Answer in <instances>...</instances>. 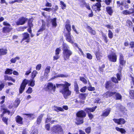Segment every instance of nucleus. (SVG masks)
Here are the masks:
<instances>
[{
  "instance_id": "obj_1",
  "label": "nucleus",
  "mask_w": 134,
  "mask_h": 134,
  "mask_svg": "<svg viewBox=\"0 0 134 134\" xmlns=\"http://www.w3.org/2000/svg\"><path fill=\"white\" fill-rule=\"evenodd\" d=\"M64 84H56V85L57 87H62L60 92L63 94L64 98L66 99L71 94V92L69 90V87L71 84L66 81H64Z\"/></svg>"
},
{
  "instance_id": "obj_2",
  "label": "nucleus",
  "mask_w": 134,
  "mask_h": 134,
  "mask_svg": "<svg viewBox=\"0 0 134 134\" xmlns=\"http://www.w3.org/2000/svg\"><path fill=\"white\" fill-rule=\"evenodd\" d=\"M62 48L63 51V55L64 60H66L69 59L70 56L72 54V52L70 49L69 46L66 43H63Z\"/></svg>"
},
{
  "instance_id": "obj_3",
  "label": "nucleus",
  "mask_w": 134,
  "mask_h": 134,
  "mask_svg": "<svg viewBox=\"0 0 134 134\" xmlns=\"http://www.w3.org/2000/svg\"><path fill=\"white\" fill-rule=\"evenodd\" d=\"M29 81V80L26 79H24L23 81L21 84L19 89V93H22L24 91L26 85L27 84ZM29 82H30V86L33 87L35 85V81L34 80V79H32L30 80Z\"/></svg>"
},
{
  "instance_id": "obj_4",
  "label": "nucleus",
  "mask_w": 134,
  "mask_h": 134,
  "mask_svg": "<svg viewBox=\"0 0 134 134\" xmlns=\"http://www.w3.org/2000/svg\"><path fill=\"white\" fill-rule=\"evenodd\" d=\"M52 131L54 133L59 134L63 132V129L61 125H57L53 126L52 128Z\"/></svg>"
},
{
  "instance_id": "obj_5",
  "label": "nucleus",
  "mask_w": 134,
  "mask_h": 134,
  "mask_svg": "<svg viewBox=\"0 0 134 134\" xmlns=\"http://www.w3.org/2000/svg\"><path fill=\"white\" fill-rule=\"evenodd\" d=\"M109 60L113 62H115L116 61L117 58L116 53L112 52L110 53L108 56Z\"/></svg>"
},
{
  "instance_id": "obj_6",
  "label": "nucleus",
  "mask_w": 134,
  "mask_h": 134,
  "mask_svg": "<svg viewBox=\"0 0 134 134\" xmlns=\"http://www.w3.org/2000/svg\"><path fill=\"white\" fill-rule=\"evenodd\" d=\"M119 63L121 66H124L125 65L126 61L124 60V56L121 53H119Z\"/></svg>"
},
{
  "instance_id": "obj_7",
  "label": "nucleus",
  "mask_w": 134,
  "mask_h": 134,
  "mask_svg": "<svg viewBox=\"0 0 134 134\" xmlns=\"http://www.w3.org/2000/svg\"><path fill=\"white\" fill-rule=\"evenodd\" d=\"M57 19L56 18H54L53 19L50 18L47 20V21L48 23H51L53 27H55L57 26Z\"/></svg>"
},
{
  "instance_id": "obj_8",
  "label": "nucleus",
  "mask_w": 134,
  "mask_h": 134,
  "mask_svg": "<svg viewBox=\"0 0 134 134\" xmlns=\"http://www.w3.org/2000/svg\"><path fill=\"white\" fill-rule=\"evenodd\" d=\"M47 88L48 90L52 91L54 92L56 88V86L52 83H49L47 84Z\"/></svg>"
},
{
  "instance_id": "obj_9",
  "label": "nucleus",
  "mask_w": 134,
  "mask_h": 134,
  "mask_svg": "<svg viewBox=\"0 0 134 134\" xmlns=\"http://www.w3.org/2000/svg\"><path fill=\"white\" fill-rule=\"evenodd\" d=\"M113 120L115 123L119 125L124 124L126 122L125 120L122 118L118 119H113Z\"/></svg>"
},
{
  "instance_id": "obj_10",
  "label": "nucleus",
  "mask_w": 134,
  "mask_h": 134,
  "mask_svg": "<svg viewBox=\"0 0 134 134\" xmlns=\"http://www.w3.org/2000/svg\"><path fill=\"white\" fill-rule=\"evenodd\" d=\"M26 19L24 17H22L20 18L18 21L16 22L17 25H22L24 24L26 21Z\"/></svg>"
},
{
  "instance_id": "obj_11",
  "label": "nucleus",
  "mask_w": 134,
  "mask_h": 134,
  "mask_svg": "<svg viewBox=\"0 0 134 134\" xmlns=\"http://www.w3.org/2000/svg\"><path fill=\"white\" fill-rule=\"evenodd\" d=\"M70 34V32H67L65 36L66 40L70 43L72 44L74 43V41L72 39Z\"/></svg>"
},
{
  "instance_id": "obj_12",
  "label": "nucleus",
  "mask_w": 134,
  "mask_h": 134,
  "mask_svg": "<svg viewBox=\"0 0 134 134\" xmlns=\"http://www.w3.org/2000/svg\"><path fill=\"white\" fill-rule=\"evenodd\" d=\"M13 29L11 25L10 26H7L3 28L2 32L3 33H8L10 32Z\"/></svg>"
},
{
  "instance_id": "obj_13",
  "label": "nucleus",
  "mask_w": 134,
  "mask_h": 134,
  "mask_svg": "<svg viewBox=\"0 0 134 134\" xmlns=\"http://www.w3.org/2000/svg\"><path fill=\"white\" fill-rule=\"evenodd\" d=\"M86 114L85 112L83 110H81L78 111L76 114L77 116H79L81 118L85 117L86 116Z\"/></svg>"
},
{
  "instance_id": "obj_14",
  "label": "nucleus",
  "mask_w": 134,
  "mask_h": 134,
  "mask_svg": "<svg viewBox=\"0 0 134 134\" xmlns=\"http://www.w3.org/2000/svg\"><path fill=\"white\" fill-rule=\"evenodd\" d=\"M76 120L75 123L78 125L82 124L83 123V119L82 118L77 116Z\"/></svg>"
},
{
  "instance_id": "obj_15",
  "label": "nucleus",
  "mask_w": 134,
  "mask_h": 134,
  "mask_svg": "<svg viewBox=\"0 0 134 134\" xmlns=\"http://www.w3.org/2000/svg\"><path fill=\"white\" fill-rule=\"evenodd\" d=\"M111 111V109L110 108H107L105 109L103 112L102 115H101L102 116H104L105 117H107L108 115L110 112Z\"/></svg>"
},
{
  "instance_id": "obj_16",
  "label": "nucleus",
  "mask_w": 134,
  "mask_h": 134,
  "mask_svg": "<svg viewBox=\"0 0 134 134\" xmlns=\"http://www.w3.org/2000/svg\"><path fill=\"white\" fill-rule=\"evenodd\" d=\"M51 67L49 66H47L44 70V76L47 78L48 74L50 72Z\"/></svg>"
},
{
  "instance_id": "obj_17",
  "label": "nucleus",
  "mask_w": 134,
  "mask_h": 134,
  "mask_svg": "<svg viewBox=\"0 0 134 134\" xmlns=\"http://www.w3.org/2000/svg\"><path fill=\"white\" fill-rule=\"evenodd\" d=\"M29 35L27 33H25L24 34V38H23V40L27 39L26 41H25L27 43L29 42L30 41V39L29 38Z\"/></svg>"
},
{
  "instance_id": "obj_18",
  "label": "nucleus",
  "mask_w": 134,
  "mask_h": 134,
  "mask_svg": "<svg viewBox=\"0 0 134 134\" xmlns=\"http://www.w3.org/2000/svg\"><path fill=\"white\" fill-rule=\"evenodd\" d=\"M115 92H107L104 94V97H105L106 98L108 97H110L114 94H115Z\"/></svg>"
},
{
  "instance_id": "obj_19",
  "label": "nucleus",
  "mask_w": 134,
  "mask_h": 134,
  "mask_svg": "<svg viewBox=\"0 0 134 134\" xmlns=\"http://www.w3.org/2000/svg\"><path fill=\"white\" fill-rule=\"evenodd\" d=\"M97 107L96 106L92 108H86L85 110L87 113H89L91 112H94L97 108Z\"/></svg>"
},
{
  "instance_id": "obj_20",
  "label": "nucleus",
  "mask_w": 134,
  "mask_h": 134,
  "mask_svg": "<svg viewBox=\"0 0 134 134\" xmlns=\"http://www.w3.org/2000/svg\"><path fill=\"white\" fill-rule=\"evenodd\" d=\"M114 86L113 83L110 81H108L106 83L105 87L107 88H111Z\"/></svg>"
},
{
  "instance_id": "obj_21",
  "label": "nucleus",
  "mask_w": 134,
  "mask_h": 134,
  "mask_svg": "<svg viewBox=\"0 0 134 134\" xmlns=\"http://www.w3.org/2000/svg\"><path fill=\"white\" fill-rule=\"evenodd\" d=\"M93 7H96V8L95 7L94 8H97V10H98V11H99L100 10V8L101 7V3H100L98 2L96 3L94 5H93Z\"/></svg>"
},
{
  "instance_id": "obj_22",
  "label": "nucleus",
  "mask_w": 134,
  "mask_h": 134,
  "mask_svg": "<svg viewBox=\"0 0 134 134\" xmlns=\"http://www.w3.org/2000/svg\"><path fill=\"white\" fill-rule=\"evenodd\" d=\"M4 78L5 80H11L14 82H15V79L8 75H5L4 76Z\"/></svg>"
},
{
  "instance_id": "obj_23",
  "label": "nucleus",
  "mask_w": 134,
  "mask_h": 134,
  "mask_svg": "<svg viewBox=\"0 0 134 134\" xmlns=\"http://www.w3.org/2000/svg\"><path fill=\"white\" fill-rule=\"evenodd\" d=\"M106 10L108 14L111 15L113 13V11L112 8L110 7H108L106 8Z\"/></svg>"
},
{
  "instance_id": "obj_24",
  "label": "nucleus",
  "mask_w": 134,
  "mask_h": 134,
  "mask_svg": "<svg viewBox=\"0 0 134 134\" xmlns=\"http://www.w3.org/2000/svg\"><path fill=\"white\" fill-rule=\"evenodd\" d=\"M22 120L23 118L19 116H17L16 118V121L19 124H23Z\"/></svg>"
},
{
  "instance_id": "obj_25",
  "label": "nucleus",
  "mask_w": 134,
  "mask_h": 134,
  "mask_svg": "<svg viewBox=\"0 0 134 134\" xmlns=\"http://www.w3.org/2000/svg\"><path fill=\"white\" fill-rule=\"evenodd\" d=\"M23 115H26L27 117L29 118L30 119H33L34 118V116L33 114H23Z\"/></svg>"
},
{
  "instance_id": "obj_26",
  "label": "nucleus",
  "mask_w": 134,
  "mask_h": 134,
  "mask_svg": "<svg viewBox=\"0 0 134 134\" xmlns=\"http://www.w3.org/2000/svg\"><path fill=\"white\" fill-rule=\"evenodd\" d=\"M95 55L97 60H99L102 56V53L99 52H96Z\"/></svg>"
},
{
  "instance_id": "obj_27",
  "label": "nucleus",
  "mask_w": 134,
  "mask_h": 134,
  "mask_svg": "<svg viewBox=\"0 0 134 134\" xmlns=\"http://www.w3.org/2000/svg\"><path fill=\"white\" fill-rule=\"evenodd\" d=\"M7 50L6 49L2 48L0 49V55H4L7 53Z\"/></svg>"
},
{
  "instance_id": "obj_28",
  "label": "nucleus",
  "mask_w": 134,
  "mask_h": 134,
  "mask_svg": "<svg viewBox=\"0 0 134 134\" xmlns=\"http://www.w3.org/2000/svg\"><path fill=\"white\" fill-rule=\"evenodd\" d=\"M115 129L117 131L121 132L122 133H124L126 132V131L125 129L122 128H120L118 127H116Z\"/></svg>"
},
{
  "instance_id": "obj_29",
  "label": "nucleus",
  "mask_w": 134,
  "mask_h": 134,
  "mask_svg": "<svg viewBox=\"0 0 134 134\" xmlns=\"http://www.w3.org/2000/svg\"><path fill=\"white\" fill-rule=\"evenodd\" d=\"M43 114H41L37 118V124H40L42 118L43 116Z\"/></svg>"
},
{
  "instance_id": "obj_30",
  "label": "nucleus",
  "mask_w": 134,
  "mask_h": 134,
  "mask_svg": "<svg viewBox=\"0 0 134 134\" xmlns=\"http://www.w3.org/2000/svg\"><path fill=\"white\" fill-rule=\"evenodd\" d=\"M37 74L38 72L37 71L35 70L33 71L31 74V78L32 79H34Z\"/></svg>"
},
{
  "instance_id": "obj_31",
  "label": "nucleus",
  "mask_w": 134,
  "mask_h": 134,
  "mask_svg": "<svg viewBox=\"0 0 134 134\" xmlns=\"http://www.w3.org/2000/svg\"><path fill=\"white\" fill-rule=\"evenodd\" d=\"M13 70L11 69H7L5 72V74L9 75L12 74V73Z\"/></svg>"
},
{
  "instance_id": "obj_32",
  "label": "nucleus",
  "mask_w": 134,
  "mask_h": 134,
  "mask_svg": "<svg viewBox=\"0 0 134 134\" xmlns=\"http://www.w3.org/2000/svg\"><path fill=\"white\" fill-rule=\"evenodd\" d=\"M86 94L85 93H81L79 95V98L82 99H85L86 97Z\"/></svg>"
},
{
  "instance_id": "obj_33",
  "label": "nucleus",
  "mask_w": 134,
  "mask_h": 134,
  "mask_svg": "<svg viewBox=\"0 0 134 134\" xmlns=\"http://www.w3.org/2000/svg\"><path fill=\"white\" fill-rule=\"evenodd\" d=\"M20 103V100L19 99H16L14 103V107L15 108L17 107L18 106Z\"/></svg>"
},
{
  "instance_id": "obj_34",
  "label": "nucleus",
  "mask_w": 134,
  "mask_h": 134,
  "mask_svg": "<svg viewBox=\"0 0 134 134\" xmlns=\"http://www.w3.org/2000/svg\"><path fill=\"white\" fill-rule=\"evenodd\" d=\"M65 27L68 31V32H70L71 30L70 25L69 24H66L65 26Z\"/></svg>"
},
{
  "instance_id": "obj_35",
  "label": "nucleus",
  "mask_w": 134,
  "mask_h": 134,
  "mask_svg": "<svg viewBox=\"0 0 134 134\" xmlns=\"http://www.w3.org/2000/svg\"><path fill=\"white\" fill-rule=\"evenodd\" d=\"M68 76V75H64L62 74H60L54 76V77L55 78L58 77H67Z\"/></svg>"
},
{
  "instance_id": "obj_36",
  "label": "nucleus",
  "mask_w": 134,
  "mask_h": 134,
  "mask_svg": "<svg viewBox=\"0 0 134 134\" xmlns=\"http://www.w3.org/2000/svg\"><path fill=\"white\" fill-rule=\"evenodd\" d=\"M20 59V58L19 57H16L15 58L11 59L10 61L12 63H14L16 62V60H19Z\"/></svg>"
},
{
  "instance_id": "obj_37",
  "label": "nucleus",
  "mask_w": 134,
  "mask_h": 134,
  "mask_svg": "<svg viewBox=\"0 0 134 134\" xmlns=\"http://www.w3.org/2000/svg\"><path fill=\"white\" fill-rule=\"evenodd\" d=\"M102 36L104 42L106 43H107L108 42V41L107 37L106 35L104 34H102Z\"/></svg>"
},
{
  "instance_id": "obj_38",
  "label": "nucleus",
  "mask_w": 134,
  "mask_h": 134,
  "mask_svg": "<svg viewBox=\"0 0 134 134\" xmlns=\"http://www.w3.org/2000/svg\"><path fill=\"white\" fill-rule=\"evenodd\" d=\"M130 98L132 99H134V91L133 90H130Z\"/></svg>"
},
{
  "instance_id": "obj_39",
  "label": "nucleus",
  "mask_w": 134,
  "mask_h": 134,
  "mask_svg": "<svg viewBox=\"0 0 134 134\" xmlns=\"http://www.w3.org/2000/svg\"><path fill=\"white\" fill-rule=\"evenodd\" d=\"M115 95L117 99L120 100L121 98V96L118 93L116 92Z\"/></svg>"
},
{
  "instance_id": "obj_40",
  "label": "nucleus",
  "mask_w": 134,
  "mask_h": 134,
  "mask_svg": "<svg viewBox=\"0 0 134 134\" xmlns=\"http://www.w3.org/2000/svg\"><path fill=\"white\" fill-rule=\"evenodd\" d=\"M108 36L110 38H112L113 37V34L110 30L108 31Z\"/></svg>"
},
{
  "instance_id": "obj_41",
  "label": "nucleus",
  "mask_w": 134,
  "mask_h": 134,
  "mask_svg": "<svg viewBox=\"0 0 134 134\" xmlns=\"http://www.w3.org/2000/svg\"><path fill=\"white\" fill-rule=\"evenodd\" d=\"M75 87V90L76 92L77 93H79V87L77 84H75L74 85Z\"/></svg>"
},
{
  "instance_id": "obj_42",
  "label": "nucleus",
  "mask_w": 134,
  "mask_h": 134,
  "mask_svg": "<svg viewBox=\"0 0 134 134\" xmlns=\"http://www.w3.org/2000/svg\"><path fill=\"white\" fill-rule=\"evenodd\" d=\"M60 4L61 5H63V6L62 7V9H63L65 8L66 7V5L65 4L64 2L62 1H61L60 2Z\"/></svg>"
},
{
  "instance_id": "obj_43",
  "label": "nucleus",
  "mask_w": 134,
  "mask_h": 134,
  "mask_svg": "<svg viewBox=\"0 0 134 134\" xmlns=\"http://www.w3.org/2000/svg\"><path fill=\"white\" fill-rule=\"evenodd\" d=\"M80 80L83 82V83L85 84H86L87 83V80L83 77H80Z\"/></svg>"
},
{
  "instance_id": "obj_44",
  "label": "nucleus",
  "mask_w": 134,
  "mask_h": 134,
  "mask_svg": "<svg viewBox=\"0 0 134 134\" xmlns=\"http://www.w3.org/2000/svg\"><path fill=\"white\" fill-rule=\"evenodd\" d=\"M61 49H60V48H57L55 50V55H58L59 54L60 52L61 51Z\"/></svg>"
},
{
  "instance_id": "obj_45",
  "label": "nucleus",
  "mask_w": 134,
  "mask_h": 134,
  "mask_svg": "<svg viewBox=\"0 0 134 134\" xmlns=\"http://www.w3.org/2000/svg\"><path fill=\"white\" fill-rule=\"evenodd\" d=\"M74 45L75 46H76V47H77V48H78V49L79 50V51H80V52L81 53V54L82 55H84L82 51V50H81V48L79 47L78 46V45L77 44L75 43L74 44Z\"/></svg>"
},
{
  "instance_id": "obj_46",
  "label": "nucleus",
  "mask_w": 134,
  "mask_h": 134,
  "mask_svg": "<svg viewBox=\"0 0 134 134\" xmlns=\"http://www.w3.org/2000/svg\"><path fill=\"white\" fill-rule=\"evenodd\" d=\"M87 87L86 86L82 88L80 90V91L82 92H84L87 89Z\"/></svg>"
},
{
  "instance_id": "obj_47",
  "label": "nucleus",
  "mask_w": 134,
  "mask_h": 134,
  "mask_svg": "<svg viewBox=\"0 0 134 134\" xmlns=\"http://www.w3.org/2000/svg\"><path fill=\"white\" fill-rule=\"evenodd\" d=\"M32 92V89L30 87H29L26 91V92L29 94L31 93Z\"/></svg>"
},
{
  "instance_id": "obj_48",
  "label": "nucleus",
  "mask_w": 134,
  "mask_h": 134,
  "mask_svg": "<svg viewBox=\"0 0 134 134\" xmlns=\"http://www.w3.org/2000/svg\"><path fill=\"white\" fill-rule=\"evenodd\" d=\"M122 13L123 14L125 15H127L131 14V13L127 10H125L124 11L122 12Z\"/></svg>"
},
{
  "instance_id": "obj_49",
  "label": "nucleus",
  "mask_w": 134,
  "mask_h": 134,
  "mask_svg": "<svg viewBox=\"0 0 134 134\" xmlns=\"http://www.w3.org/2000/svg\"><path fill=\"white\" fill-rule=\"evenodd\" d=\"M42 66L41 64H39L37 65L36 67V69L37 70H40Z\"/></svg>"
},
{
  "instance_id": "obj_50",
  "label": "nucleus",
  "mask_w": 134,
  "mask_h": 134,
  "mask_svg": "<svg viewBox=\"0 0 134 134\" xmlns=\"http://www.w3.org/2000/svg\"><path fill=\"white\" fill-rule=\"evenodd\" d=\"M91 130V127H88L85 129V131L87 133H89L90 132Z\"/></svg>"
},
{
  "instance_id": "obj_51",
  "label": "nucleus",
  "mask_w": 134,
  "mask_h": 134,
  "mask_svg": "<svg viewBox=\"0 0 134 134\" xmlns=\"http://www.w3.org/2000/svg\"><path fill=\"white\" fill-rule=\"evenodd\" d=\"M105 2L106 4L109 5L111 2L112 0H105Z\"/></svg>"
},
{
  "instance_id": "obj_52",
  "label": "nucleus",
  "mask_w": 134,
  "mask_h": 134,
  "mask_svg": "<svg viewBox=\"0 0 134 134\" xmlns=\"http://www.w3.org/2000/svg\"><path fill=\"white\" fill-rule=\"evenodd\" d=\"M112 81L113 82L115 83H117L118 82L117 80L116 79L115 77H112L111 78Z\"/></svg>"
},
{
  "instance_id": "obj_53",
  "label": "nucleus",
  "mask_w": 134,
  "mask_h": 134,
  "mask_svg": "<svg viewBox=\"0 0 134 134\" xmlns=\"http://www.w3.org/2000/svg\"><path fill=\"white\" fill-rule=\"evenodd\" d=\"M87 58L90 59H91L92 58V56L91 54L89 53H87Z\"/></svg>"
},
{
  "instance_id": "obj_54",
  "label": "nucleus",
  "mask_w": 134,
  "mask_h": 134,
  "mask_svg": "<svg viewBox=\"0 0 134 134\" xmlns=\"http://www.w3.org/2000/svg\"><path fill=\"white\" fill-rule=\"evenodd\" d=\"M28 24L29 27L31 28L33 26V24H32V22L30 20L29 21Z\"/></svg>"
},
{
  "instance_id": "obj_55",
  "label": "nucleus",
  "mask_w": 134,
  "mask_h": 134,
  "mask_svg": "<svg viewBox=\"0 0 134 134\" xmlns=\"http://www.w3.org/2000/svg\"><path fill=\"white\" fill-rule=\"evenodd\" d=\"M31 68H30V69L28 71H26L25 73V75L28 76L29 74L31 72Z\"/></svg>"
},
{
  "instance_id": "obj_56",
  "label": "nucleus",
  "mask_w": 134,
  "mask_h": 134,
  "mask_svg": "<svg viewBox=\"0 0 134 134\" xmlns=\"http://www.w3.org/2000/svg\"><path fill=\"white\" fill-rule=\"evenodd\" d=\"M88 90L90 91H94L95 90V88L94 87H92L91 86H89L88 88Z\"/></svg>"
},
{
  "instance_id": "obj_57",
  "label": "nucleus",
  "mask_w": 134,
  "mask_h": 134,
  "mask_svg": "<svg viewBox=\"0 0 134 134\" xmlns=\"http://www.w3.org/2000/svg\"><path fill=\"white\" fill-rule=\"evenodd\" d=\"M31 134H38V131L37 130L34 129L32 130Z\"/></svg>"
},
{
  "instance_id": "obj_58",
  "label": "nucleus",
  "mask_w": 134,
  "mask_h": 134,
  "mask_svg": "<svg viewBox=\"0 0 134 134\" xmlns=\"http://www.w3.org/2000/svg\"><path fill=\"white\" fill-rule=\"evenodd\" d=\"M3 114H5L6 113H8V114H9L10 113V112L9 110H8V109H3Z\"/></svg>"
},
{
  "instance_id": "obj_59",
  "label": "nucleus",
  "mask_w": 134,
  "mask_h": 134,
  "mask_svg": "<svg viewBox=\"0 0 134 134\" xmlns=\"http://www.w3.org/2000/svg\"><path fill=\"white\" fill-rule=\"evenodd\" d=\"M45 27H43L42 26H41L40 29L38 30V32H42L45 29Z\"/></svg>"
},
{
  "instance_id": "obj_60",
  "label": "nucleus",
  "mask_w": 134,
  "mask_h": 134,
  "mask_svg": "<svg viewBox=\"0 0 134 134\" xmlns=\"http://www.w3.org/2000/svg\"><path fill=\"white\" fill-rule=\"evenodd\" d=\"M3 24V25L5 26H10V25H10V24H9L8 23V22L7 21L4 22Z\"/></svg>"
},
{
  "instance_id": "obj_61",
  "label": "nucleus",
  "mask_w": 134,
  "mask_h": 134,
  "mask_svg": "<svg viewBox=\"0 0 134 134\" xmlns=\"http://www.w3.org/2000/svg\"><path fill=\"white\" fill-rule=\"evenodd\" d=\"M42 9L48 12H49L50 11L52 10V9L51 8H43Z\"/></svg>"
},
{
  "instance_id": "obj_62",
  "label": "nucleus",
  "mask_w": 134,
  "mask_h": 134,
  "mask_svg": "<svg viewBox=\"0 0 134 134\" xmlns=\"http://www.w3.org/2000/svg\"><path fill=\"white\" fill-rule=\"evenodd\" d=\"M2 120L6 124H7V121L8 120L7 118L5 117H3L2 119Z\"/></svg>"
},
{
  "instance_id": "obj_63",
  "label": "nucleus",
  "mask_w": 134,
  "mask_h": 134,
  "mask_svg": "<svg viewBox=\"0 0 134 134\" xmlns=\"http://www.w3.org/2000/svg\"><path fill=\"white\" fill-rule=\"evenodd\" d=\"M59 56L58 55H56L53 57V60H55L58 59L59 58Z\"/></svg>"
},
{
  "instance_id": "obj_64",
  "label": "nucleus",
  "mask_w": 134,
  "mask_h": 134,
  "mask_svg": "<svg viewBox=\"0 0 134 134\" xmlns=\"http://www.w3.org/2000/svg\"><path fill=\"white\" fill-rule=\"evenodd\" d=\"M130 45L131 48H133L134 47V42L133 41L130 42Z\"/></svg>"
}]
</instances>
